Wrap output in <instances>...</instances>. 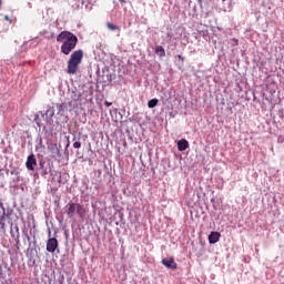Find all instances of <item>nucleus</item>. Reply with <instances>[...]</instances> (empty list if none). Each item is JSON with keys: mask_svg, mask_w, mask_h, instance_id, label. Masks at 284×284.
<instances>
[{"mask_svg": "<svg viewBox=\"0 0 284 284\" xmlns=\"http://www.w3.org/2000/svg\"><path fill=\"white\" fill-rule=\"evenodd\" d=\"M58 43H62L60 47V50L62 54H70L74 48H77V44L79 43V38L70 31H62L57 37Z\"/></svg>", "mask_w": 284, "mask_h": 284, "instance_id": "1", "label": "nucleus"}, {"mask_svg": "<svg viewBox=\"0 0 284 284\" xmlns=\"http://www.w3.org/2000/svg\"><path fill=\"white\" fill-rule=\"evenodd\" d=\"M80 63H83V50L79 49L71 53L67 62V73L75 74L79 71Z\"/></svg>", "mask_w": 284, "mask_h": 284, "instance_id": "2", "label": "nucleus"}, {"mask_svg": "<svg viewBox=\"0 0 284 284\" xmlns=\"http://www.w3.org/2000/svg\"><path fill=\"white\" fill-rule=\"evenodd\" d=\"M64 213L68 219H74V216H79V219H85V207L79 203L70 202L64 206Z\"/></svg>", "mask_w": 284, "mask_h": 284, "instance_id": "3", "label": "nucleus"}, {"mask_svg": "<svg viewBox=\"0 0 284 284\" xmlns=\"http://www.w3.org/2000/svg\"><path fill=\"white\" fill-rule=\"evenodd\" d=\"M9 216L6 214V209L3 207V203L0 202V230L6 232V227L8 226Z\"/></svg>", "mask_w": 284, "mask_h": 284, "instance_id": "4", "label": "nucleus"}, {"mask_svg": "<svg viewBox=\"0 0 284 284\" xmlns=\"http://www.w3.org/2000/svg\"><path fill=\"white\" fill-rule=\"evenodd\" d=\"M59 248V240L57 237H49L47 241V252L54 254Z\"/></svg>", "mask_w": 284, "mask_h": 284, "instance_id": "5", "label": "nucleus"}, {"mask_svg": "<svg viewBox=\"0 0 284 284\" xmlns=\"http://www.w3.org/2000/svg\"><path fill=\"white\" fill-rule=\"evenodd\" d=\"M162 265H164V267H166L168 270H176V267H179V265L176 264V262L174 261V257H165L161 261Z\"/></svg>", "mask_w": 284, "mask_h": 284, "instance_id": "6", "label": "nucleus"}, {"mask_svg": "<svg viewBox=\"0 0 284 284\" xmlns=\"http://www.w3.org/2000/svg\"><path fill=\"white\" fill-rule=\"evenodd\" d=\"M36 165H37V158L34 156V154L29 155L26 162L27 169L34 171Z\"/></svg>", "mask_w": 284, "mask_h": 284, "instance_id": "7", "label": "nucleus"}, {"mask_svg": "<svg viewBox=\"0 0 284 284\" xmlns=\"http://www.w3.org/2000/svg\"><path fill=\"white\" fill-rule=\"evenodd\" d=\"M187 148H190V142H187V140L182 139L178 142V150L180 152H185V150H187Z\"/></svg>", "mask_w": 284, "mask_h": 284, "instance_id": "8", "label": "nucleus"}, {"mask_svg": "<svg viewBox=\"0 0 284 284\" xmlns=\"http://www.w3.org/2000/svg\"><path fill=\"white\" fill-rule=\"evenodd\" d=\"M220 240L221 233L219 232H211V234L209 235V243L211 244L219 243Z\"/></svg>", "mask_w": 284, "mask_h": 284, "instance_id": "9", "label": "nucleus"}, {"mask_svg": "<svg viewBox=\"0 0 284 284\" xmlns=\"http://www.w3.org/2000/svg\"><path fill=\"white\" fill-rule=\"evenodd\" d=\"M12 239L16 241V245L19 250V245L21 244L20 234H19V227H16V233L12 234Z\"/></svg>", "mask_w": 284, "mask_h": 284, "instance_id": "10", "label": "nucleus"}, {"mask_svg": "<svg viewBox=\"0 0 284 284\" xmlns=\"http://www.w3.org/2000/svg\"><path fill=\"white\" fill-rule=\"evenodd\" d=\"M156 105H159V99L154 98L149 100L148 108L152 109V108H156Z\"/></svg>", "mask_w": 284, "mask_h": 284, "instance_id": "11", "label": "nucleus"}, {"mask_svg": "<svg viewBox=\"0 0 284 284\" xmlns=\"http://www.w3.org/2000/svg\"><path fill=\"white\" fill-rule=\"evenodd\" d=\"M155 54H158V57H165V49L161 45L156 47Z\"/></svg>", "mask_w": 284, "mask_h": 284, "instance_id": "12", "label": "nucleus"}, {"mask_svg": "<svg viewBox=\"0 0 284 284\" xmlns=\"http://www.w3.org/2000/svg\"><path fill=\"white\" fill-rule=\"evenodd\" d=\"M106 28H108L109 30H111L112 32H114L115 30H121V29L119 28V26H116V24H114V23H112V22H106Z\"/></svg>", "mask_w": 284, "mask_h": 284, "instance_id": "13", "label": "nucleus"}, {"mask_svg": "<svg viewBox=\"0 0 284 284\" xmlns=\"http://www.w3.org/2000/svg\"><path fill=\"white\" fill-rule=\"evenodd\" d=\"M12 176H14L12 179L13 183H19V181H21V176L19 175V172H11Z\"/></svg>", "mask_w": 284, "mask_h": 284, "instance_id": "14", "label": "nucleus"}, {"mask_svg": "<svg viewBox=\"0 0 284 284\" xmlns=\"http://www.w3.org/2000/svg\"><path fill=\"white\" fill-rule=\"evenodd\" d=\"M45 115L49 116V119H52V116H54V109L51 108L47 110Z\"/></svg>", "mask_w": 284, "mask_h": 284, "instance_id": "15", "label": "nucleus"}, {"mask_svg": "<svg viewBox=\"0 0 284 284\" xmlns=\"http://www.w3.org/2000/svg\"><path fill=\"white\" fill-rule=\"evenodd\" d=\"M73 148H75V150H79V148H81V142H74Z\"/></svg>", "mask_w": 284, "mask_h": 284, "instance_id": "16", "label": "nucleus"}, {"mask_svg": "<svg viewBox=\"0 0 284 284\" xmlns=\"http://www.w3.org/2000/svg\"><path fill=\"white\" fill-rule=\"evenodd\" d=\"M104 104L106 105V108H110V105H112V102L105 101Z\"/></svg>", "mask_w": 284, "mask_h": 284, "instance_id": "17", "label": "nucleus"}, {"mask_svg": "<svg viewBox=\"0 0 284 284\" xmlns=\"http://www.w3.org/2000/svg\"><path fill=\"white\" fill-rule=\"evenodd\" d=\"M178 59H181V61H183V57L182 55H178Z\"/></svg>", "mask_w": 284, "mask_h": 284, "instance_id": "18", "label": "nucleus"}, {"mask_svg": "<svg viewBox=\"0 0 284 284\" xmlns=\"http://www.w3.org/2000/svg\"><path fill=\"white\" fill-rule=\"evenodd\" d=\"M52 236V231L49 230V237Z\"/></svg>", "mask_w": 284, "mask_h": 284, "instance_id": "19", "label": "nucleus"}, {"mask_svg": "<svg viewBox=\"0 0 284 284\" xmlns=\"http://www.w3.org/2000/svg\"><path fill=\"white\" fill-rule=\"evenodd\" d=\"M28 241H30V236H28Z\"/></svg>", "mask_w": 284, "mask_h": 284, "instance_id": "20", "label": "nucleus"}]
</instances>
